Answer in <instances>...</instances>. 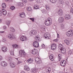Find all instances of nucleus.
<instances>
[{"label": "nucleus", "instance_id": "nucleus-1", "mask_svg": "<svg viewBox=\"0 0 73 73\" xmlns=\"http://www.w3.org/2000/svg\"><path fill=\"white\" fill-rule=\"evenodd\" d=\"M59 48L60 49L61 52L63 54H65L66 53V50L65 48H63L62 45L61 44H59L58 46Z\"/></svg>", "mask_w": 73, "mask_h": 73}, {"label": "nucleus", "instance_id": "nucleus-2", "mask_svg": "<svg viewBox=\"0 0 73 73\" xmlns=\"http://www.w3.org/2000/svg\"><path fill=\"white\" fill-rule=\"evenodd\" d=\"M48 20L45 21V24L46 25L49 26L50 25V24H51L52 23V19L50 18H48Z\"/></svg>", "mask_w": 73, "mask_h": 73}, {"label": "nucleus", "instance_id": "nucleus-3", "mask_svg": "<svg viewBox=\"0 0 73 73\" xmlns=\"http://www.w3.org/2000/svg\"><path fill=\"white\" fill-rule=\"evenodd\" d=\"M19 54L20 56H21V57H25V52L23 51H20L19 52Z\"/></svg>", "mask_w": 73, "mask_h": 73}, {"label": "nucleus", "instance_id": "nucleus-4", "mask_svg": "<svg viewBox=\"0 0 73 73\" xmlns=\"http://www.w3.org/2000/svg\"><path fill=\"white\" fill-rule=\"evenodd\" d=\"M33 45L34 47L35 48H37L39 46V44H38V43L37 41H35L33 42Z\"/></svg>", "mask_w": 73, "mask_h": 73}, {"label": "nucleus", "instance_id": "nucleus-5", "mask_svg": "<svg viewBox=\"0 0 73 73\" xmlns=\"http://www.w3.org/2000/svg\"><path fill=\"white\" fill-rule=\"evenodd\" d=\"M57 46L55 44H52L51 45V49L52 50H55L56 49Z\"/></svg>", "mask_w": 73, "mask_h": 73}, {"label": "nucleus", "instance_id": "nucleus-6", "mask_svg": "<svg viewBox=\"0 0 73 73\" xmlns=\"http://www.w3.org/2000/svg\"><path fill=\"white\" fill-rule=\"evenodd\" d=\"M58 13L60 16H62L63 15V11L61 9H59L58 11Z\"/></svg>", "mask_w": 73, "mask_h": 73}, {"label": "nucleus", "instance_id": "nucleus-7", "mask_svg": "<svg viewBox=\"0 0 73 73\" xmlns=\"http://www.w3.org/2000/svg\"><path fill=\"white\" fill-rule=\"evenodd\" d=\"M66 64V61L64 60H62L60 62V64L61 66H65Z\"/></svg>", "mask_w": 73, "mask_h": 73}, {"label": "nucleus", "instance_id": "nucleus-8", "mask_svg": "<svg viewBox=\"0 0 73 73\" xmlns=\"http://www.w3.org/2000/svg\"><path fill=\"white\" fill-rule=\"evenodd\" d=\"M35 62H37V64H41V60H40V59L39 58H36L35 59Z\"/></svg>", "mask_w": 73, "mask_h": 73}, {"label": "nucleus", "instance_id": "nucleus-9", "mask_svg": "<svg viewBox=\"0 0 73 73\" xmlns=\"http://www.w3.org/2000/svg\"><path fill=\"white\" fill-rule=\"evenodd\" d=\"M8 37L10 39V40H13L14 38H15V37L13 35H8Z\"/></svg>", "mask_w": 73, "mask_h": 73}, {"label": "nucleus", "instance_id": "nucleus-10", "mask_svg": "<svg viewBox=\"0 0 73 73\" xmlns=\"http://www.w3.org/2000/svg\"><path fill=\"white\" fill-rule=\"evenodd\" d=\"M58 22L59 23H62L64 21V19L62 17H60L59 19L58 20Z\"/></svg>", "mask_w": 73, "mask_h": 73}, {"label": "nucleus", "instance_id": "nucleus-11", "mask_svg": "<svg viewBox=\"0 0 73 73\" xmlns=\"http://www.w3.org/2000/svg\"><path fill=\"white\" fill-rule=\"evenodd\" d=\"M44 36L46 38L49 39V38H50V35L47 34V33L45 34L44 35Z\"/></svg>", "mask_w": 73, "mask_h": 73}, {"label": "nucleus", "instance_id": "nucleus-12", "mask_svg": "<svg viewBox=\"0 0 73 73\" xmlns=\"http://www.w3.org/2000/svg\"><path fill=\"white\" fill-rule=\"evenodd\" d=\"M21 41H26L27 40V38L26 37L23 36L21 37Z\"/></svg>", "mask_w": 73, "mask_h": 73}, {"label": "nucleus", "instance_id": "nucleus-13", "mask_svg": "<svg viewBox=\"0 0 73 73\" xmlns=\"http://www.w3.org/2000/svg\"><path fill=\"white\" fill-rule=\"evenodd\" d=\"M1 50L3 52H5L7 51V48L6 47H3L1 48Z\"/></svg>", "mask_w": 73, "mask_h": 73}, {"label": "nucleus", "instance_id": "nucleus-14", "mask_svg": "<svg viewBox=\"0 0 73 73\" xmlns=\"http://www.w3.org/2000/svg\"><path fill=\"white\" fill-rule=\"evenodd\" d=\"M20 17H21L22 18H24L25 17V13H22L19 15Z\"/></svg>", "mask_w": 73, "mask_h": 73}, {"label": "nucleus", "instance_id": "nucleus-15", "mask_svg": "<svg viewBox=\"0 0 73 73\" xmlns=\"http://www.w3.org/2000/svg\"><path fill=\"white\" fill-rule=\"evenodd\" d=\"M72 33H71L70 32H68L66 33V35L68 36V37H71L73 35Z\"/></svg>", "mask_w": 73, "mask_h": 73}, {"label": "nucleus", "instance_id": "nucleus-16", "mask_svg": "<svg viewBox=\"0 0 73 73\" xmlns=\"http://www.w3.org/2000/svg\"><path fill=\"white\" fill-rule=\"evenodd\" d=\"M65 19L67 20H68V19H70V15L68 14H67L65 15Z\"/></svg>", "mask_w": 73, "mask_h": 73}, {"label": "nucleus", "instance_id": "nucleus-17", "mask_svg": "<svg viewBox=\"0 0 73 73\" xmlns=\"http://www.w3.org/2000/svg\"><path fill=\"white\" fill-rule=\"evenodd\" d=\"M24 69L25 70H27V71H29V70H30L29 67L28 66H24Z\"/></svg>", "mask_w": 73, "mask_h": 73}, {"label": "nucleus", "instance_id": "nucleus-18", "mask_svg": "<svg viewBox=\"0 0 73 73\" xmlns=\"http://www.w3.org/2000/svg\"><path fill=\"white\" fill-rule=\"evenodd\" d=\"M1 65L2 66H6L7 65V64L5 62H1Z\"/></svg>", "mask_w": 73, "mask_h": 73}, {"label": "nucleus", "instance_id": "nucleus-19", "mask_svg": "<svg viewBox=\"0 0 73 73\" xmlns=\"http://www.w3.org/2000/svg\"><path fill=\"white\" fill-rule=\"evenodd\" d=\"M32 54H36L37 53V52H38L37 50H32Z\"/></svg>", "mask_w": 73, "mask_h": 73}, {"label": "nucleus", "instance_id": "nucleus-20", "mask_svg": "<svg viewBox=\"0 0 73 73\" xmlns=\"http://www.w3.org/2000/svg\"><path fill=\"white\" fill-rule=\"evenodd\" d=\"M64 42H65V43H66V45H69V44H70V42L69 40L66 39H65V40H64Z\"/></svg>", "mask_w": 73, "mask_h": 73}, {"label": "nucleus", "instance_id": "nucleus-21", "mask_svg": "<svg viewBox=\"0 0 73 73\" xmlns=\"http://www.w3.org/2000/svg\"><path fill=\"white\" fill-rule=\"evenodd\" d=\"M30 34H31L32 35H36L37 33V32L35 30H34L32 31L31 32L29 33Z\"/></svg>", "mask_w": 73, "mask_h": 73}, {"label": "nucleus", "instance_id": "nucleus-22", "mask_svg": "<svg viewBox=\"0 0 73 73\" xmlns=\"http://www.w3.org/2000/svg\"><path fill=\"white\" fill-rule=\"evenodd\" d=\"M7 11L4 9H2V15L3 14V15L5 16L7 15Z\"/></svg>", "mask_w": 73, "mask_h": 73}, {"label": "nucleus", "instance_id": "nucleus-23", "mask_svg": "<svg viewBox=\"0 0 73 73\" xmlns=\"http://www.w3.org/2000/svg\"><path fill=\"white\" fill-rule=\"evenodd\" d=\"M50 60H51L52 61H53V60H54V57H53V55L52 54L50 55Z\"/></svg>", "mask_w": 73, "mask_h": 73}, {"label": "nucleus", "instance_id": "nucleus-24", "mask_svg": "<svg viewBox=\"0 0 73 73\" xmlns=\"http://www.w3.org/2000/svg\"><path fill=\"white\" fill-rule=\"evenodd\" d=\"M46 70L47 71V73H49V72L51 71V68H50L47 67L46 68Z\"/></svg>", "mask_w": 73, "mask_h": 73}, {"label": "nucleus", "instance_id": "nucleus-25", "mask_svg": "<svg viewBox=\"0 0 73 73\" xmlns=\"http://www.w3.org/2000/svg\"><path fill=\"white\" fill-rule=\"evenodd\" d=\"M10 31L11 32H15V30L13 28V27H10Z\"/></svg>", "mask_w": 73, "mask_h": 73}, {"label": "nucleus", "instance_id": "nucleus-26", "mask_svg": "<svg viewBox=\"0 0 73 73\" xmlns=\"http://www.w3.org/2000/svg\"><path fill=\"white\" fill-rule=\"evenodd\" d=\"M27 63H29V64H32L33 62V61H32V59H28L27 61Z\"/></svg>", "mask_w": 73, "mask_h": 73}, {"label": "nucleus", "instance_id": "nucleus-27", "mask_svg": "<svg viewBox=\"0 0 73 73\" xmlns=\"http://www.w3.org/2000/svg\"><path fill=\"white\" fill-rule=\"evenodd\" d=\"M59 4H61V5H63L64 3V1L62 0H59Z\"/></svg>", "mask_w": 73, "mask_h": 73}, {"label": "nucleus", "instance_id": "nucleus-28", "mask_svg": "<svg viewBox=\"0 0 73 73\" xmlns=\"http://www.w3.org/2000/svg\"><path fill=\"white\" fill-rule=\"evenodd\" d=\"M12 46L13 48H17L19 46L17 44H13L12 45Z\"/></svg>", "mask_w": 73, "mask_h": 73}, {"label": "nucleus", "instance_id": "nucleus-29", "mask_svg": "<svg viewBox=\"0 0 73 73\" xmlns=\"http://www.w3.org/2000/svg\"><path fill=\"white\" fill-rule=\"evenodd\" d=\"M2 8H5L6 7V4H5V3H3L2 4Z\"/></svg>", "mask_w": 73, "mask_h": 73}, {"label": "nucleus", "instance_id": "nucleus-30", "mask_svg": "<svg viewBox=\"0 0 73 73\" xmlns=\"http://www.w3.org/2000/svg\"><path fill=\"white\" fill-rule=\"evenodd\" d=\"M11 23V21H6V24L9 26L10 25V23Z\"/></svg>", "mask_w": 73, "mask_h": 73}, {"label": "nucleus", "instance_id": "nucleus-31", "mask_svg": "<svg viewBox=\"0 0 73 73\" xmlns=\"http://www.w3.org/2000/svg\"><path fill=\"white\" fill-rule=\"evenodd\" d=\"M8 60L9 61H11V60H12V58L11 57V56H8Z\"/></svg>", "mask_w": 73, "mask_h": 73}, {"label": "nucleus", "instance_id": "nucleus-32", "mask_svg": "<svg viewBox=\"0 0 73 73\" xmlns=\"http://www.w3.org/2000/svg\"><path fill=\"white\" fill-rule=\"evenodd\" d=\"M11 68H14L15 67V64L14 63H12L11 64Z\"/></svg>", "mask_w": 73, "mask_h": 73}, {"label": "nucleus", "instance_id": "nucleus-33", "mask_svg": "<svg viewBox=\"0 0 73 73\" xmlns=\"http://www.w3.org/2000/svg\"><path fill=\"white\" fill-rule=\"evenodd\" d=\"M31 72L32 73H35L36 72V68L33 69L32 70Z\"/></svg>", "mask_w": 73, "mask_h": 73}, {"label": "nucleus", "instance_id": "nucleus-34", "mask_svg": "<svg viewBox=\"0 0 73 73\" xmlns=\"http://www.w3.org/2000/svg\"><path fill=\"white\" fill-rule=\"evenodd\" d=\"M65 5L66 6H69V2L68 1H66V2L65 3Z\"/></svg>", "mask_w": 73, "mask_h": 73}, {"label": "nucleus", "instance_id": "nucleus-35", "mask_svg": "<svg viewBox=\"0 0 73 73\" xmlns=\"http://www.w3.org/2000/svg\"><path fill=\"white\" fill-rule=\"evenodd\" d=\"M38 8H39L38 6H37L36 5H35L34 7V9H38Z\"/></svg>", "mask_w": 73, "mask_h": 73}, {"label": "nucleus", "instance_id": "nucleus-36", "mask_svg": "<svg viewBox=\"0 0 73 73\" xmlns=\"http://www.w3.org/2000/svg\"><path fill=\"white\" fill-rule=\"evenodd\" d=\"M50 1L52 3H56L57 0H50Z\"/></svg>", "mask_w": 73, "mask_h": 73}, {"label": "nucleus", "instance_id": "nucleus-37", "mask_svg": "<svg viewBox=\"0 0 73 73\" xmlns=\"http://www.w3.org/2000/svg\"><path fill=\"white\" fill-rule=\"evenodd\" d=\"M10 54L12 56H14V52H13V50H12L10 51Z\"/></svg>", "mask_w": 73, "mask_h": 73}, {"label": "nucleus", "instance_id": "nucleus-38", "mask_svg": "<svg viewBox=\"0 0 73 73\" xmlns=\"http://www.w3.org/2000/svg\"><path fill=\"white\" fill-rule=\"evenodd\" d=\"M58 58L59 59V61H60V60L61 59V54H59L58 56Z\"/></svg>", "mask_w": 73, "mask_h": 73}, {"label": "nucleus", "instance_id": "nucleus-39", "mask_svg": "<svg viewBox=\"0 0 73 73\" xmlns=\"http://www.w3.org/2000/svg\"><path fill=\"white\" fill-rule=\"evenodd\" d=\"M3 15V10L2 11L0 10V16H2Z\"/></svg>", "mask_w": 73, "mask_h": 73}, {"label": "nucleus", "instance_id": "nucleus-40", "mask_svg": "<svg viewBox=\"0 0 73 73\" xmlns=\"http://www.w3.org/2000/svg\"><path fill=\"white\" fill-rule=\"evenodd\" d=\"M27 10L28 11H32V9H31V7H28Z\"/></svg>", "mask_w": 73, "mask_h": 73}, {"label": "nucleus", "instance_id": "nucleus-41", "mask_svg": "<svg viewBox=\"0 0 73 73\" xmlns=\"http://www.w3.org/2000/svg\"><path fill=\"white\" fill-rule=\"evenodd\" d=\"M15 7L11 6L10 7V9H11V10H13V9H15Z\"/></svg>", "mask_w": 73, "mask_h": 73}, {"label": "nucleus", "instance_id": "nucleus-42", "mask_svg": "<svg viewBox=\"0 0 73 73\" xmlns=\"http://www.w3.org/2000/svg\"><path fill=\"white\" fill-rule=\"evenodd\" d=\"M30 20H31L33 22H34V21H35V18H30Z\"/></svg>", "mask_w": 73, "mask_h": 73}, {"label": "nucleus", "instance_id": "nucleus-43", "mask_svg": "<svg viewBox=\"0 0 73 73\" xmlns=\"http://www.w3.org/2000/svg\"><path fill=\"white\" fill-rule=\"evenodd\" d=\"M41 46L42 48H44L45 47V45L44 44H43L41 45Z\"/></svg>", "mask_w": 73, "mask_h": 73}, {"label": "nucleus", "instance_id": "nucleus-44", "mask_svg": "<svg viewBox=\"0 0 73 73\" xmlns=\"http://www.w3.org/2000/svg\"><path fill=\"white\" fill-rule=\"evenodd\" d=\"M70 12L72 13H73V9H71L70 10Z\"/></svg>", "mask_w": 73, "mask_h": 73}, {"label": "nucleus", "instance_id": "nucleus-45", "mask_svg": "<svg viewBox=\"0 0 73 73\" xmlns=\"http://www.w3.org/2000/svg\"><path fill=\"white\" fill-rule=\"evenodd\" d=\"M72 53V52L71 51V50H70L68 52V53L69 54H71Z\"/></svg>", "mask_w": 73, "mask_h": 73}, {"label": "nucleus", "instance_id": "nucleus-46", "mask_svg": "<svg viewBox=\"0 0 73 73\" xmlns=\"http://www.w3.org/2000/svg\"><path fill=\"white\" fill-rule=\"evenodd\" d=\"M45 8L46 10H49V7H45Z\"/></svg>", "mask_w": 73, "mask_h": 73}, {"label": "nucleus", "instance_id": "nucleus-47", "mask_svg": "<svg viewBox=\"0 0 73 73\" xmlns=\"http://www.w3.org/2000/svg\"><path fill=\"white\" fill-rule=\"evenodd\" d=\"M61 28L62 29H63L64 28V25H62L61 26Z\"/></svg>", "mask_w": 73, "mask_h": 73}, {"label": "nucleus", "instance_id": "nucleus-48", "mask_svg": "<svg viewBox=\"0 0 73 73\" xmlns=\"http://www.w3.org/2000/svg\"><path fill=\"white\" fill-rule=\"evenodd\" d=\"M19 5H20V6H21V7L23 6V3H20L19 4Z\"/></svg>", "mask_w": 73, "mask_h": 73}, {"label": "nucleus", "instance_id": "nucleus-49", "mask_svg": "<svg viewBox=\"0 0 73 73\" xmlns=\"http://www.w3.org/2000/svg\"><path fill=\"white\" fill-rule=\"evenodd\" d=\"M3 42H6V39H5V38H3Z\"/></svg>", "mask_w": 73, "mask_h": 73}, {"label": "nucleus", "instance_id": "nucleus-50", "mask_svg": "<svg viewBox=\"0 0 73 73\" xmlns=\"http://www.w3.org/2000/svg\"><path fill=\"white\" fill-rule=\"evenodd\" d=\"M3 29H7V27L5 26H3Z\"/></svg>", "mask_w": 73, "mask_h": 73}, {"label": "nucleus", "instance_id": "nucleus-51", "mask_svg": "<svg viewBox=\"0 0 73 73\" xmlns=\"http://www.w3.org/2000/svg\"><path fill=\"white\" fill-rule=\"evenodd\" d=\"M22 1L23 3H27V1H26V0H23Z\"/></svg>", "mask_w": 73, "mask_h": 73}, {"label": "nucleus", "instance_id": "nucleus-52", "mask_svg": "<svg viewBox=\"0 0 73 73\" xmlns=\"http://www.w3.org/2000/svg\"><path fill=\"white\" fill-rule=\"evenodd\" d=\"M52 27L54 29H55V28H56V26H55L54 25H53Z\"/></svg>", "mask_w": 73, "mask_h": 73}, {"label": "nucleus", "instance_id": "nucleus-53", "mask_svg": "<svg viewBox=\"0 0 73 73\" xmlns=\"http://www.w3.org/2000/svg\"><path fill=\"white\" fill-rule=\"evenodd\" d=\"M36 40L37 41H40V38H39L38 39H36Z\"/></svg>", "mask_w": 73, "mask_h": 73}, {"label": "nucleus", "instance_id": "nucleus-54", "mask_svg": "<svg viewBox=\"0 0 73 73\" xmlns=\"http://www.w3.org/2000/svg\"><path fill=\"white\" fill-rule=\"evenodd\" d=\"M54 41H56V42H57L58 41V40L57 39H55L54 40Z\"/></svg>", "mask_w": 73, "mask_h": 73}, {"label": "nucleus", "instance_id": "nucleus-55", "mask_svg": "<svg viewBox=\"0 0 73 73\" xmlns=\"http://www.w3.org/2000/svg\"><path fill=\"white\" fill-rule=\"evenodd\" d=\"M0 33H4V31H0Z\"/></svg>", "mask_w": 73, "mask_h": 73}, {"label": "nucleus", "instance_id": "nucleus-56", "mask_svg": "<svg viewBox=\"0 0 73 73\" xmlns=\"http://www.w3.org/2000/svg\"><path fill=\"white\" fill-rule=\"evenodd\" d=\"M3 59V57L1 56H0V60H1Z\"/></svg>", "mask_w": 73, "mask_h": 73}, {"label": "nucleus", "instance_id": "nucleus-57", "mask_svg": "<svg viewBox=\"0 0 73 73\" xmlns=\"http://www.w3.org/2000/svg\"><path fill=\"white\" fill-rule=\"evenodd\" d=\"M2 19H0V23H2Z\"/></svg>", "mask_w": 73, "mask_h": 73}, {"label": "nucleus", "instance_id": "nucleus-58", "mask_svg": "<svg viewBox=\"0 0 73 73\" xmlns=\"http://www.w3.org/2000/svg\"><path fill=\"white\" fill-rule=\"evenodd\" d=\"M21 63V62L18 61L17 63V64H20Z\"/></svg>", "mask_w": 73, "mask_h": 73}, {"label": "nucleus", "instance_id": "nucleus-59", "mask_svg": "<svg viewBox=\"0 0 73 73\" xmlns=\"http://www.w3.org/2000/svg\"><path fill=\"white\" fill-rule=\"evenodd\" d=\"M57 37H59V34H57Z\"/></svg>", "mask_w": 73, "mask_h": 73}, {"label": "nucleus", "instance_id": "nucleus-60", "mask_svg": "<svg viewBox=\"0 0 73 73\" xmlns=\"http://www.w3.org/2000/svg\"><path fill=\"white\" fill-rule=\"evenodd\" d=\"M36 38H37V39H38V38H39V37H38L37 36H36Z\"/></svg>", "mask_w": 73, "mask_h": 73}, {"label": "nucleus", "instance_id": "nucleus-61", "mask_svg": "<svg viewBox=\"0 0 73 73\" xmlns=\"http://www.w3.org/2000/svg\"><path fill=\"white\" fill-rule=\"evenodd\" d=\"M73 25H72V26H71V28H73Z\"/></svg>", "mask_w": 73, "mask_h": 73}, {"label": "nucleus", "instance_id": "nucleus-62", "mask_svg": "<svg viewBox=\"0 0 73 73\" xmlns=\"http://www.w3.org/2000/svg\"><path fill=\"white\" fill-rule=\"evenodd\" d=\"M9 0H5V1H8Z\"/></svg>", "mask_w": 73, "mask_h": 73}, {"label": "nucleus", "instance_id": "nucleus-63", "mask_svg": "<svg viewBox=\"0 0 73 73\" xmlns=\"http://www.w3.org/2000/svg\"><path fill=\"white\" fill-rule=\"evenodd\" d=\"M15 59H16V60H18V58H16Z\"/></svg>", "mask_w": 73, "mask_h": 73}, {"label": "nucleus", "instance_id": "nucleus-64", "mask_svg": "<svg viewBox=\"0 0 73 73\" xmlns=\"http://www.w3.org/2000/svg\"><path fill=\"white\" fill-rule=\"evenodd\" d=\"M72 1H73V0H72Z\"/></svg>", "mask_w": 73, "mask_h": 73}]
</instances>
